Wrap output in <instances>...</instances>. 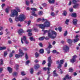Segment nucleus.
<instances>
[{
    "instance_id": "nucleus-1",
    "label": "nucleus",
    "mask_w": 80,
    "mask_h": 80,
    "mask_svg": "<svg viewBox=\"0 0 80 80\" xmlns=\"http://www.w3.org/2000/svg\"><path fill=\"white\" fill-rule=\"evenodd\" d=\"M15 8L16 10L15 9H14L11 11L10 16L11 17H14L15 16H16L15 20L16 22H18V21L23 22L26 19V17H25L24 14H20L18 17V12H20V9L18 7H16Z\"/></svg>"
},
{
    "instance_id": "nucleus-2",
    "label": "nucleus",
    "mask_w": 80,
    "mask_h": 80,
    "mask_svg": "<svg viewBox=\"0 0 80 80\" xmlns=\"http://www.w3.org/2000/svg\"><path fill=\"white\" fill-rule=\"evenodd\" d=\"M42 20H44L45 22L44 24H39L38 26L39 28H40L42 29H45V27L48 28L50 27V23L49 22L48 20L44 19V18H42Z\"/></svg>"
},
{
    "instance_id": "nucleus-3",
    "label": "nucleus",
    "mask_w": 80,
    "mask_h": 80,
    "mask_svg": "<svg viewBox=\"0 0 80 80\" xmlns=\"http://www.w3.org/2000/svg\"><path fill=\"white\" fill-rule=\"evenodd\" d=\"M48 37L52 39L55 38L57 37V32L51 29L48 30Z\"/></svg>"
},
{
    "instance_id": "nucleus-4",
    "label": "nucleus",
    "mask_w": 80,
    "mask_h": 80,
    "mask_svg": "<svg viewBox=\"0 0 80 80\" xmlns=\"http://www.w3.org/2000/svg\"><path fill=\"white\" fill-rule=\"evenodd\" d=\"M19 52L20 55L16 54L15 55L16 58H18L19 57H22V56L23 55V54H24L23 53V51L20 49H19Z\"/></svg>"
},
{
    "instance_id": "nucleus-5",
    "label": "nucleus",
    "mask_w": 80,
    "mask_h": 80,
    "mask_svg": "<svg viewBox=\"0 0 80 80\" xmlns=\"http://www.w3.org/2000/svg\"><path fill=\"white\" fill-rule=\"evenodd\" d=\"M63 50L65 52H68L69 50V47L67 45H65L63 47Z\"/></svg>"
},
{
    "instance_id": "nucleus-6",
    "label": "nucleus",
    "mask_w": 80,
    "mask_h": 80,
    "mask_svg": "<svg viewBox=\"0 0 80 80\" xmlns=\"http://www.w3.org/2000/svg\"><path fill=\"white\" fill-rule=\"evenodd\" d=\"M48 67H50L51 66V64L52 63V59H51V56L48 57Z\"/></svg>"
},
{
    "instance_id": "nucleus-7",
    "label": "nucleus",
    "mask_w": 80,
    "mask_h": 80,
    "mask_svg": "<svg viewBox=\"0 0 80 80\" xmlns=\"http://www.w3.org/2000/svg\"><path fill=\"white\" fill-rule=\"evenodd\" d=\"M77 58V56L75 55L72 56V58L70 60V62L72 63H73L76 61V58Z\"/></svg>"
},
{
    "instance_id": "nucleus-8",
    "label": "nucleus",
    "mask_w": 80,
    "mask_h": 80,
    "mask_svg": "<svg viewBox=\"0 0 80 80\" xmlns=\"http://www.w3.org/2000/svg\"><path fill=\"white\" fill-rule=\"evenodd\" d=\"M67 79H68V80H71L72 79V77L71 76L69 77V75H67L66 76L65 78H63V80H66Z\"/></svg>"
},
{
    "instance_id": "nucleus-9",
    "label": "nucleus",
    "mask_w": 80,
    "mask_h": 80,
    "mask_svg": "<svg viewBox=\"0 0 80 80\" xmlns=\"http://www.w3.org/2000/svg\"><path fill=\"white\" fill-rule=\"evenodd\" d=\"M34 67L35 70H37L40 68V65L38 64H36L34 66Z\"/></svg>"
},
{
    "instance_id": "nucleus-10",
    "label": "nucleus",
    "mask_w": 80,
    "mask_h": 80,
    "mask_svg": "<svg viewBox=\"0 0 80 80\" xmlns=\"http://www.w3.org/2000/svg\"><path fill=\"white\" fill-rule=\"evenodd\" d=\"M24 32H25V31L22 29H20L18 31V33L20 34V35H21V33H24Z\"/></svg>"
},
{
    "instance_id": "nucleus-11",
    "label": "nucleus",
    "mask_w": 80,
    "mask_h": 80,
    "mask_svg": "<svg viewBox=\"0 0 80 80\" xmlns=\"http://www.w3.org/2000/svg\"><path fill=\"white\" fill-rule=\"evenodd\" d=\"M78 7H79V4L77 3L74 5L73 8H78Z\"/></svg>"
},
{
    "instance_id": "nucleus-12",
    "label": "nucleus",
    "mask_w": 80,
    "mask_h": 80,
    "mask_svg": "<svg viewBox=\"0 0 80 80\" xmlns=\"http://www.w3.org/2000/svg\"><path fill=\"white\" fill-rule=\"evenodd\" d=\"M8 71L9 73H11L12 72V69L10 67H8Z\"/></svg>"
},
{
    "instance_id": "nucleus-13",
    "label": "nucleus",
    "mask_w": 80,
    "mask_h": 80,
    "mask_svg": "<svg viewBox=\"0 0 80 80\" xmlns=\"http://www.w3.org/2000/svg\"><path fill=\"white\" fill-rule=\"evenodd\" d=\"M78 21L77 19H74L73 20L72 22L73 23V25H77V22Z\"/></svg>"
},
{
    "instance_id": "nucleus-14",
    "label": "nucleus",
    "mask_w": 80,
    "mask_h": 80,
    "mask_svg": "<svg viewBox=\"0 0 80 80\" xmlns=\"http://www.w3.org/2000/svg\"><path fill=\"white\" fill-rule=\"evenodd\" d=\"M53 76L54 77H58V75L57 73H56V71L54 70L53 72Z\"/></svg>"
},
{
    "instance_id": "nucleus-15",
    "label": "nucleus",
    "mask_w": 80,
    "mask_h": 80,
    "mask_svg": "<svg viewBox=\"0 0 80 80\" xmlns=\"http://www.w3.org/2000/svg\"><path fill=\"white\" fill-rule=\"evenodd\" d=\"M8 54V52L6 51L4 52V57H6V56Z\"/></svg>"
},
{
    "instance_id": "nucleus-16",
    "label": "nucleus",
    "mask_w": 80,
    "mask_h": 80,
    "mask_svg": "<svg viewBox=\"0 0 80 80\" xmlns=\"http://www.w3.org/2000/svg\"><path fill=\"white\" fill-rule=\"evenodd\" d=\"M67 12L66 11H64L63 12V13H62L63 15V16H67Z\"/></svg>"
},
{
    "instance_id": "nucleus-17",
    "label": "nucleus",
    "mask_w": 80,
    "mask_h": 80,
    "mask_svg": "<svg viewBox=\"0 0 80 80\" xmlns=\"http://www.w3.org/2000/svg\"><path fill=\"white\" fill-rule=\"evenodd\" d=\"M67 41L68 43H69V44H71V43H72V40L70 39H68Z\"/></svg>"
},
{
    "instance_id": "nucleus-18",
    "label": "nucleus",
    "mask_w": 80,
    "mask_h": 80,
    "mask_svg": "<svg viewBox=\"0 0 80 80\" xmlns=\"http://www.w3.org/2000/svg\"><path fill=\"white\" fill-rule=\"evenodd\" d=\"M44 38H45V37L44 36L42 37H41L39 38V40L40 41H42L43 40H44Z\"/></svg>"
},
{
    "instance_id": "nucleus-19",
    "label": "nucleus",
    "mask_w": 80,
    "mask_h": 80,
    "mask_svg": "<svg viewBox=\"0 0 80 80\" xmlns=\"http://www.w3.org/2000/svg\"><path fill=\"white\" fill-rule=\"evenodd\" d=\"M35 56L36 58H38L39 56H40V54L38 53L37 52H36L35 53Z\"/></svg>"
},
{
    "instance_id": "nucleus-20",
    "label": "nucleus",
    "mask_w": 80,
    "mask_h": 80,
    "mask_svg": "<svg viewBox=\"0 0 80 80\" xmlns=\"http://www.w3.org/2000/svg\"><path fill=\"white\" fill-rule=\"evenodd\" d=\"M39 53L41 54L43 53H44V50L43 49H41L39 51Z\"/></svg>"
},
{
    "instance_id": "nucleus-21",
    "label": "nucleus",
    "mask_w": 80,
    "mask_h": 80,
    "mask_svg": "<svg viewBox=\"0 0 80 80\" xmlns=\"http://www.w3.org/2000/svg\"><path fill=\"white\" fill-rule=\"evenodd\" d=\"M71 16L73 17H77V14L76 13H73L72 14Z\"/></svg>"
},
{
    "instance_id": "nucleus-22",
    "label": "nucleus",
    "mask_w": 80,
    "mask_h": 80,
    "mask_svg": "<svg viewBox=\"0 0 80 80\" xmlns=\"http://www.w3.org/2000/svg\"><path fill=\"white\" fill-rule=\"evenodd\" d=\"M7 48L5 47H0V50H5Z\"/></svg>"
},
{
    "instance_id": "nucleus-23",
    "label": "nucleus",
    "mask_w": 80,
    "mask_h": 80,
    "mask_svg": "<svg viewBox=\"0 0 80 80\" xmlns=\"http://www.w3.org/2000/svg\"><path fill=\"white\" fill-rule=\"evenodd\" d=\"M33 68H31L30 69V73H31V74H33Z\"/></svg>"
},
{
    "instance_id": "nucleus-24",
    "label": "nucleus",
    "mask_w": 80,
    "mask_h": 80,
    "mask_svg": "<svg viewBox=\"0 0 80 80\" xmlns=\"http://www.w3.org/2000/svg\"><path fill=\"white\" fill-rule=\"evenodd\" d=\"M48 2L49 3H54V2H55V0H52V1L49 0Z\"/></svg>"
},
{
    "instance_id": "nucleus-25",
    "label": "nucleus",
    "mask_w": 80,
    "mask_h": 80,
    "mask_svg": "<svg viewBox=\"0 0 80 80\" xmlns=\"http://www.w3.org/2000/svg\"><path fill=\"white\" fill-rule=\"evenodd\" d=\"M78 2V1H76V0H73L72 1V4L75 5V4H77V2Z\"/></svg>"
},
{
    "instance_id": "nucleus-26",
    "label": "nucleus",
    "mask_w": 80,
    "mask_h": 80,
    "mask_svg": "<svg viewBox=\"0 0 80 80\" xmlns=\"http://www.w3.org/2000/svg\"><path fill=\"white\" fill-rule=\"evenodd\" d=\"M70 20L69 19H66L65 21V23L66 25H68V22H69Z\"/></svg>"
},
{
    "instance_id": "nucleus-27",
    "label": "nucleus",
    "mask_w": 80,
    "mask_h": 80,
    "mask_svg": "<svg viewBox=\"0 0 80 80\" xmlns=\"http://www.w3.org/2000/svg\"><path fill=\"white\" fill-rule=\"evenodd\" d=\"M8 20L9 22H10L11 23H13V19L11 18H9Z\"/></svg>"
},
{
    "instance_id": "nucleus-28",
    "label": "nucleus",
    "mask_w": 80,
    "mask_h": 80,
    "mask_svg": "<svg viewBox=\"0 0 80 80\" xmlns=\"http://www.w3.org/2000/svg\"><path fill=\"white\" fill-rule=\"evenodd\" d=\"M79 41V39L78 38H75L74 39L73 42L74 43H75V42H77L78 41Z\"/></svg>"
},
{
    "instance_id": "nucleus-29",
    "label": "nucleus",
    "mask_w": 80,
    "mask_h": 80,
    "mask_svg": "<svg viewBox=\"0 0 80 80\" xmlns=\"http://www.w3.org/2000/svg\"><path fill=\"white\" fill-rule=\"evenodd\" d=\"M17 74H18L17 72H14L12 73V75H13V76H17Z\"/></svg>"
},
{
    "instance_id": "nucleus-30",
    "label": "nucleus",
    "mask_w": 80,
    "mask_h": 80,
    "mask_svg": "<svg viewBox=\"0 0 80 80\" xmlns=\"http://www.w3.org/2000/svg\"><path fill=\"white\" fill-rule=\"evenodd\" d=\"M5 11L7 13H8L9 12V9L7 8L5 9Z\"/></svg>"
},
{
    "instance_id": "nucleus-31",
    "label": "nucleus",
    "mask_w": 80,
    "mask_h": 80,
    "mask_svg": "<svg viewBox=\"0 0 80 80\" xmlns=\"http://www.w3.org/2000/svg\"><path fill=\"white\" fill-rule=\"evenodd\" d=\"M42 74V71H40L38 72V73L37 74V75H40V74Z\"/></svg>"
},
{
    "instance_id": "nucleus-32",
    "label": "nucleus",
    "mask_w": 80,
    "mask_h": 80,
    "mask_svg": "<svg viewBox=\"0 0 80 80\" xmlns=\"http://www.w3.org/2000/svg\"><path fill=\"white\" fill-rule=\"evenodd\" d=\"M42 14H43V12L41 11H39L38 12L39 15H40V16L42 15Z\"/></svg>"
},
{
    "instance_id": "nucleus-33",
    "label": "nucleus",
    "mask_w": 80,
    "mask_h": 80,
    "mask_svg": "<svg viewBox=\"0 0 80 80\" xmlns=\"http://www.w3.org/2000/svg\"><path fill=\"white\" fill-rule=\"evenodd\" d=\"M46 50L48 51L47 53L48 54H49V53H50V50L48 48H47Z\"/></svg>"
},
{
    "instance_id": "nucleus-34",
    "label": "nucleus",
    "mask_w": 80,
    "mask_h": 80,
    "mask_svg": "<svg viewBox=\"0 0 80 80\" xmlns=\"http://www.w3.org/2000/svg\"><path fill=\"white\" fill-rule=\"evenodd\" d=\"M73 71V70L72 68H69V72H72Z\"/></svg>"
},
{
    "instance_id": "nucleus-35",
    "label": "nucleus",
    "mask_w": 80,
    "mask_h": 80,
    "mask_svg": "<svg viewBox=\"0 0 80 80\" xmlns=\"http://www.w3.org/2000/svg\"><path fill=\"white\" fill-rule=\"evenodd\" d=\"M26 4L28 6L30 4V3H29V1H26Z\"/></svg>"
},
{
    "instance_id": "nucleus-36",
    "label": "nucleus",
    "mask_w": 80,
    "mask_h": 80,
    "mask_svg": "<svg viewBox=\"0 0 80 80\" xmlns=\"http://www.w3.org/2000/svg\"><path fill=\"white\" fill-rule=\"evenodd\" d=\"M68 34V32H67V31H66L64 33V37H66L67 36V35Z\"/></svg>"
},
{
    "instance_id": "nucleus-37",
    "label": "nucleus",
    "mask_w": 80,
    "mask_h": 80,
    "mask_svg": "<svg viewBox=\"0 0 80 80\" xmlns=\"http://www.w3.org/2000/svg\"><path fill=\"white\" fill-rule=\"evenodd\" d=\"M31 10L32 11H37V8H31Z\"/></svg>"
},
{
    "instance_id": "nucleus-38",
    "label": "nucleus",
    "mask_w": 80,
    "mask_h": 80,
    "mask_svg": "<svg viewBox=\"0 0 80 80\" xmlns=\"http://www.w3.org/2000/svg\"><path fill=\"white\" fill-rule=\"evenodd\" d=\"M64 62V61L63 60H61L60 61V64L61 65H62V64H63V63Z\"/></svg>"
},
{
    "instance_id": "nucleus-39",
    "label": "nucleus",
    "mask_w": 80,
    "mask_h": 80,
    "mask_svg": "<svg viewBox=\"0 0 80 80\" xmlns=\"http://www.w3.org/2000/svg\"><path fill=\"white\" fill-rule=\"evenodd\" d=\"M27 40V37L26 36H23V40L24 41H26Z\"/></svg>"
},
{
    "instance_id": "nucleus-40",
    "label": "nucleus",
    "mask_w": 80,
    "mask_h": 80,
    "mask_svg": "<svg viewBox=\"0 0 80 80\" xmlns=\"http://www.w3.org/2000/svg\"><path fill=\"white\" fill-rule=\"evenodd\" d=\"M29 39L31 40V41H32L33 40H34V39H33V38L32 37H29Z\"/></svg>"
},
{
    "instance_id": "nucleus-41",
    "label": "nucleus",
    "mask_w": 80,
    "mask_h": 80,
    "mask_svg": "<svg viewBox=\"0 0 80 80\" xmlns=\"http://www.w3.org/2000/svg\"><path fill=\"white\" fill-rule=\"evenodd\" d=\"M31 32H32V29H28L27 31V32H28V33H30Z\"/></svg>"
},
{
    "instance_id": "nucleus-42",
    "label": "nucleus",
    "mask_w": 80,
    "mask_h": 80,
    "mask_svg": "<svg viewBox=\"0 0 80 80\" xmlns=\"http://www.w3.org/2000/svg\"><path fill=\"white\" fill-rule=\"evenodd\" d=\"M58 30L60 32H62V27H59L58 28Z\"/></svg>"
},
{
    "instance_id": "nucleus-43",
    "label": "nucleus",
    "mask_w": 80,
    "mask_h": 80,
    "mask_svg": "<svg viewBox=\"0 0 80 80\" xmlns=\"http://www.w3.org/2000/svg\"><path fill=\"white\" fill-rule=\"evenodd\" d=\"M51 16H52V17H54V15H55V13L53 12L51 13Z\"/></svg>"
},
{
    "instance_id": "nucleus-44",
    "label": "nucleus",
    "mask_w": 80,
    "mask_h": 80,
    "mask_svg": "<svg viewBox=\"0 0 80 80\" xmlns=\"http://www.w3.org/2000/svg\"><path fill=\"white\" fill-rule=\"evenodd\" d=\"M25 57L26 58V60H27L28 58V55H27V53H26Z\"/></svg>"
},
{
    "instance_id": "nucleus-45",
    "label": "nucleus",
    "mask_w": 80,
    "mask_h": 80,
    "mask_svg": "<svg viewBox=\"0 0 80 80\" xmlns=\"http://www.w3.org/2000/svg\"><path fill=\"white\" fill-rule=\"evenodd\" d=\"M47 32H48V31L47 30H44V31L43 33L44 35V34H45V33H47Z\"/></svg>"
},
{
    "instance_id": "nucleus-46",
    "label": "nucleus",
    "mask_w": 80,
    "mask_h": 80,
    "mask_svg": "<svg viewBox=\"0 0 80 80\" xmlns=\"http://www.w3.org/2000/svg\"><path fill=\"white\" fill-rule=\"evenodd\" d=\"M69 11L70 12H73V8H69Z\"/></svg>"
},
{
    "instance_id": "nucleus-47",
    "label": "nucleus",
    "mask_w": 80,
    "mask_h": 80,
    "mask_svg": "<svg viewBox=\"0 0 80 80\" xmlns=\"http://www.w3.org/2000/svg\"><path fill=\"white\" fill-rule=\"evenodd\" d=\"M15 67H16V70H18V65L16 64L15 65Z\"/></svg>"
},
{
    "instance_id": "nucleus-48",
    "label": "nucleus",
    "mask_w": 80,
    "mask_h": 80,
    "mask_svg": "<svg viewBox=\"0 0 80 80\" xmlns=\"http://www.w3.org/2000/svg\"><path fill=\"white\" fill-rule=\"evenodd\" d=\"M39 45L41 47H43V45L42 44V42H40L39 43Z\"/></svg>"
},
{
    "instance_id": "nucleus-49",
    "label": "nucleus",
    "mask_w": 80,
    "mask_h": 80,
    "mask_svg": "<svg viewBox=\"0 0 80 80\" xmlns=\"http://www.w3.org/2000/svg\"><path fill=\"white\" fill-rule=\"evenodd\" d=\"M30 23H31V21H29L28 23V26H29L30 25Z\"/></svg>"
},
{
    "instance_id": "nucleus-50",
    "label": "nucleus",
    "mask_w": 80,
    "mask_h": 80,
    "mask_svg": "<svg viewBox=\"0 0 80 80\" xmlns=\"http://www.w3.org/2000/svg\"><path fill=\"white\" fill-rule=\"evenodd\" d=\"M5 4L3 3V4H2V5H1V7L2 8H3V7H5Z\"/></svg>"
},
{
    "instance_id": "nucleus-51",
    "label": "nucleus",
    "mask_w": 80,
    "mask_h": 80,
    "mask_svg": "<svg viewBox=\"0 0 80 80\" xmlns=\"http://www.w3.org/2000/svg\"><path fill=\"white\" fill-rule=\"evenodd\" d=\"M52 52L53 53H56V52H57V51H56V50H54L52 51Z\"/></svg>"
},
{
    "instance_id": "nucleus-52",
    "label": "nucleus",
    "mask_w": 80,
    "mask_h": 80,
    "mask_svg": "<svg viewBox=\"0 0 80 80\" xmlns=\"http://www.w3.org/2000/svg\"><path fill=\"white\" fill-rule=\"evenodd\" d=\"M34 30L35 31V32H37L38 31V29H37V28H34Z\"/></svg>"
},
{
    "instance_id": "nucleus-53",
    "label": "nucleus",
    "mask_w": 80,
    "mask_h": 80,
    "mask_svg": "<svg viewBox=\"0 0 80 80\" xmlns=\"http://www.w3.org/2000/svg\"><path fill=\"white\" fill-rule=\"evenodd\" d=\"M13 57V54L12 53H11L9 55V57L11 58Z\"/></svg>"
},
{
    "instance_id": "nucleus-54",
    "label": "nucleus",
    "mask_w": 80,
    "mask_h": 80,
    "mask_svg": "<svg viewBox=\"0 0 80 80\" xmlns=\"http://www.w3.org/2000/svg\"><path fill=\"white\" fill-rule=\"evenodd\" d=\"M25 42L26 44H28V43H29V42H28V41L26 40L25 41Z\"/></svg>"
},
{
    "instance_id": "nucleus-55",
    "label": "nucleus",
    "mask_w": 80,
    "mask_h": 80,
    "mask_svg": "<svg viewBox=\"0 0 80 80\" xmlns=\"http://www.w3.org/2000/svg\"><path fill=\"white\" fill-rule=\"evenodd\" d=\"M45 63H46V61H45V60L43 61L42 62V65H45Z\"/></svg>"
},
{
    "instance_id": "nucleus-56",
    "label": "nucleus",
    "mask_w": 80,
    "mask_h": 80,
    "mask_svg": "<svg viewBox=\"0 0 80 80\" xmlns=\"http://www.w3.org/2000/svg\"><path fill=\"white\" fill-rule=\"evenodd\" d=\"M61 67H62V65L61 64H59L58 66V68L60 69Z\"/></svg>"
},
{
    "instance_id": "nucleus-57",
    "label": "nucleus",
    "mask_w": 80,
    "mask_h": 80,
    "mask_svg": "<svg viewBox=\"0 0 80 80\" xmlns=\"http://www.w3.org/2000/svg\"><path fill=\"white\" fill-rule=\"evenodd\" d=\"M42 5L43 7H46L47 6V4L45 3H43L42 4Z\"/></svg>"
},
{
    "instance_id": "nucleus-58",
    "label": "nucleus",
    "mask_w": 80,
    "mask_h": 80,
    "mask_svg": "<svg viewBox=\"0 0 80 80\" xmlns=\"http://www.w3.org/2000/svg\"><path fill=\"white\" fill-rule=\"evenodd\" d=\"M10 34V32H6V35H8Z\"/></svg>"
},
{
    "instance_id": "nucleus-59",
    "label": "nucleus",
    "mask_w": 80,
    "mask_h": 80,
    "mask_svg": "<svg viewBox=\"0 0 80 80\" xmlns=\"http://www.w3.org/2000/svg\"><path fill=\"white\" fill-rule=\"evenodd\" d=\"M49 46L48 47V48H51L52 47V45L50 44V43H49Z\"/></svg>"
},
{
    "instance_id": "nucleus-60",
    "label": "nucleus",
    "mask_w": 80,
    "mask_h": 80,
    "mask_svg": "<svg viewBox=\"0 0 80 80\" xmlns=\"http://www.w3.org/2000/svg\"><path fill=\"white\" fill-rule=\"evenodd\" d=\"M32 33L31 32H29L28 33V36H32Z\"/></svg>"
},
{
    "instance_id": "nucleus-61",
    "label": "nucleus",
    "mask_w": 80,
    "mask_h": 80,
    "mask_svg": "<svg viewBox=\"0 0 80 80\" xmlns=\"http://www.w3.org/2000/svg\"><path fill=\"white\" fill-rule=\"evenodd\" d=\"M21 75L23 76V75H25V72H22Z\"/></svg>"
},
{
    "instance_id": "nucleus-62",
    "label": "nucleus",
    "mask_w": 80,
    "mask_h": 80,
    "mask_svg": "<svg viewBox=\"0 0 80 80\" xmlns=\"http://www.w3.org/2000/svg\"><path fill=\"white\" fill-rule=\"evenodd\" d=\"M1 64L2 65L3 64V60L2 59H1Z\"/></svg>"
},
{
    "instance_id": "nucleus-63",
    "label": "nucleus",
    "mask_w": 80,
    "mask_h": 80,
    "mask_svg": "<svg viewBox=\"0 0 80 80\" xmlns=\"http://www.w3.org/2000/svg\"><path fill=\"white\" fill-rule=\"evenodd\" d=\"M8 43H9V44H12V41H8Z\"/></svg>"
},
{
    "instance_id": "nucleus-64",
    "label": "nucleus",
    "mask_w": 80,
    "mask_h": 80,
    "mask_svg": "<svg viewBox=\"0 0 80 80\" xmlns=\"http://www.w3.org/2000/svg\"><path fill=\"white\" fill-rule=\"evenodd\" d=\"M26 63L27 64H28V63H30V61L28 60L27 61H26Z\"/></svg>"
}]
</instances>
